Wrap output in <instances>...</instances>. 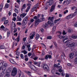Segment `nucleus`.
<instances>
[{
  "label": "nucleus",
  "mask_w": 77,
  "mask_h": 77,
  "mask_svg": "<svg viewBox=\"0 0 77 77\" xmlns=\"http://www.w3.org/2000/svg\"><path fill=\"white\" fill-rule=\"evenodd\" d=\"M41 17L40 14H38L37 15V16H35L33 17V19L35 20H36L35 21V26L36 27L38 24H39V23H41L42 21H41V20L39 19L40 18V17Z\"/></svg>",
  "instance_id": "nucleus-1"
},
{
  "label": "nucleus",
  "mask_w": 77,
  "mask_h": 77,
  "mask_svg": "<svg viewBox=\"0 0 77 77\" xmlns=\"http://www.w3.org/2000/svg\"><path fill=\"white\" fill-rule=\"evenodd\" d=\"M58 36L60 39H63V42H64V43H65V44H66V43L68 41H69V40L68 39V37L66 35L63 36L59 35ZM66 40H67V41H66L65 42V41H66Z\"/></svg>",
  "instance_id": "nucleus-2"
},
{
  "label": "nucleus",
  "mask_w": 77,
  "mask_h": 77,
  "mask_svg": "<svg viewBox=\"0 0 77 77\" xmlns=\"http://www.w3.org/2000/svg\"><path fill=\"white\" fill-rule=\"evenodd\" d=\"M75 45V43L72 41L69 42L66 44V46L69 47H72L74 46Z\"/></svg>",
  "instance_id": "nucleus-3"
},
{
  "label": "nucleus",
  "mask_w": 77,
  "mask_h": 77,
  "mask_svg": "<svg viewBox=\"0 0 77 77\" xmlns=\"http://www.w3.org/2000/svg\"><path fill=\"white\" fill-rule=\"evenodd\" d=\"M28 16H26L24 18L22 23V25L23 26H25V25H26V24H27V21H28Z\"/></svg>",
  "instance_id": "nucleus-4"
},
{
  "label": "nucleus",
  "mask_w": 77,
  "mask_h": 77,
  "mask_svg": "<svg viewBox=\"0 0 77 77\" xmlns=\"http://www.w3.org/2000/svg\"><path fill=\"white\" fill-rule=\"evenodd\" d=\"M43 69L46 71L48 72L50 71V69L48 66L46 64H44L43 66Z\"/></svg>",
  "instance_id": "nucleus-5"
},
{
  "label": "nucleus",
  "mask_w": 77,
  "mask_h": 77,
  "mask_svg": "<svg viewBox=\"0 0 77 77\" xmlns=\"http://www.w3.org/2000/svg\"><path fill=\"white\" fill-rule=\"evenodd\" d=\"M17 69L15 67H14L11 72V75L15 76L17 74Z\"/></svg>",
  "instance_id": "nucleus-6"
},
{
  "label": "nucleus",
  "mask_w": 77,
  "mask_h": 77,
  "mask_svg": "<svg viewBox=\"0 0 77 77\" xmlns=\"http://www.w3.org/2000/svg\"><path fill=\"white\" fill-rule=\"evenodd\" d=\"M54 19V17H49L48 19V20H50L53 23H50L51 27L53 26L54 25V23H53V19Z\"/></svg>",
  "instance_id": "nucleus-7"
},
{
  "label": "nucleus",
  "mask_w": 77,
  "mask_h": 77,
  "mask_svg": "<svg viewBox=\"0 0 77 77\" xmlns=\"http://www.w3.org/2000/svg\"><path fill=\"white\" fill-rule=\"evenodd\" d=\"M74 17V15L72 14L67 16L66 17V20H69V19H71V18H72V17Z\"/></svg>",
  "instance_id": "nucleus-8"
},
{
  "label": "nucleus",
  "mask_w": 77,
  "mask_h": 77,
  "mask_svg": "<svg viewBox=\"0 0 77 77\" xmlns=\"http://www.w3.org/2000/svg\"><path fill=\"white\" fill-rule=\"evenodd\" d=\"M38 5H35L32 8L31 12H34L35 11H36V9H37V8H38Z\"/></svg>",
  "instance_id": "nucleus-9"
},
{
  "label": "nucleus",
  "mask_w": 77,
  "mask_h": 77,
  "mask_svg": "<svg viewBox=\"0 0 77 77\" xmlns=\"http://www.w3.org/2000/svg\"><path fill=\"white\" fill-rule=\"evenodd\" d=\"M55 7H56V5H52L50 10V12H53V11H54V9H55Z\"/></svg>",
  "instance_id": "nucleus-10"
},
{
  "label": "nucleus",
  "mask_w": 77,
  "mask_h": 77,
  "mask_svg": "<svg viewBox=\"0 0 77 77\" xmlns=\"http://www.w3.org/2000/svg\"><path fill=\"white\" fill-rule=\"evenodd\" d=\"M6 67H5L4 66L3 67L2 69V70L3 71L2 74H3V76L4 75V74H5V73L6 72Z\"/></svg>",
  "instance_id": "nucleus-11"
},
{
  "label": "nucleus",
  "mask_w": 77,
  "mask_h": 77,
  "mask_svg": "<svg viewBox=\"0 0 77 77\" xmlns=\"http://www.w3.org/2000/svg\"><path fill=\"white\" fill-rule=\"evenodd\" d=\"M11 71L12 69H11V68L10 67H9L7 70L6 71V73H7V74H9V73L11 72Z\"/></svg>",
  "instance_id": "nucleus-12"
},
{
  "label": "nucleus",
  "mask_w": 77,
  "mask_h": 77,
  "mask_svg": "<svg viewBox=\"0 0 77 77\" xmlns=\"http://www.w3.org/2000/svg\"><path fill=\"white\" fill-rule=\"evenodd\" d=\"M35 34H36V32H34L32 35L30 36V39H33L34 38L33 37L35 36Z\"/></svg>",
  "instance_id": "nucleus-13"
},
{
  "label": "nucleus",
  "mask_w": 77,
  "mask_h": 77,
  "mask_svg": "<svg viewBox=\"0 0 77 77\" xmlns=\"http://www.w3.org/2000/svg\"><path fill=\"white\" fill-rule=\"evenodd\" d=\"M69 57L71 59H73V57H74V53H70L69 55Z\"/></svg>",
  "instance_id": "nucleus-14"
},
{
  "label": "nucleus",
  "mask_w": 77,
  "mask_h": 77,
  "mask_svg": "<svg viewBox=\"0 0 77 77\" xmlns=\"http://www.w3.org/2000/svg\"><path fill=\"white\" fill-rule=\"evenodd\" d=\"M72 38L74 39H75L77 38V35L75 34H73L72 35Z\"/></svg>",
  "instance_id": "nucleus-15"
},
{
  "label": "nucleus",
  "mask_w": 77,
  "mask_h": 77,
  "mask_svg": "<svg viewBox=\"0 0 77 77\" xmlns=\"http://www.w3.org/2000/svg\"><path fill=\"white\" fill-rule=\"evenodd\" d=\"M26 15H27V13H23L20 14V17L21 18H24V17H26Z\"/></svg>",
  "instance_id": "nucleus-16"
},
{
  "label": "nucleus",
  "mask_w": 77,
  "mask_h": 77,
  "mask_svg": "<svg viewBox=\"0 0 77 77\" xmlns=\"http://www.w3.org/2000/svg\"><path fill=\"white\" fill-rule=\"evenodd\" d=\"M44 29H47L48 27V23H46L45 25L43 26Z\"/></svg>",
  "instance_id": "nucleus-17"
},
{
  "label": "nucleus",
  "mask_w": 77,
  "mask_h": 77,
  "mask_svg": "<svg viewBox=\"0 0 77 77\" xmlns=\"http://www.w3.org/2000/svg\"><path fill=\"white\" fill-rule=\"evenodd\" d=\"M51 57H52L51 55H46L45 57V59H48V58H49V59H51Z\"/></svg>",
  "instance_id": "nucleus-18"
},
{
  "label": "nucleus",
  "mask_w": 77,
  "mask_h": 77,
  "mask_svg": "<svg viewBox=\"0 0 77 77\" xmlns=\"http://www.w3.org/2000/svg\"><path fill=\"white\" fill-rule=\"evenodd\" d=\"M26 8V4H23L21 9V11H23V10L24 9H25Z\"/></svg>",
  "instance_id": "nucleus-19"
},
{
  "label": "nucleus",
  "mask_w": 77,
  "mask_h": 77,
  "mask_svg": "<svg viewBox=\"0 0 77 77\" xmlns=\"http://www.w3.org/2000/svg\"><path fill=\"white\" fill-rule=\"evenodd\" d=\"M45 5L46 6H51L49 1H48L46 3Z\"/></svg>",
  "instance_id": "nucleus-20"
},
{
  "label": "nucleus",
  "mask_w": 77,
  "mask_h": 77,
  "mask_svg": "<svg viewBox=\"0 0 77 77\" xmlns=\"http://www.w3.org/2000/svg\"><path fill=\"white\" fill-rule=\"evenodd\" d=\"M36 37L35 38V39H36V40H38V39L39 38V37H40V36H39V35L38 34H36Z\"/></svg>",
  "instance_id": "nucleus-21"
},
{
  "label": "nucleus",
  "mask_w": 77,
  "mask_h": 77,
  "mask_svg": "<svg viewBox=\"0 0 77 77\" xmlns=\"http://www.w3.org/2000/svg\"><path fill=\"white\" fill-rule=\"evenodd\" d=\"M48 1L49 2V3L51 5H51L53 4V3H54V1H53V0H49Z\"/></svg>",
  "instance_id": "nucleus-22"
},
{
  "label": "nucleus",
  "mask_w": 77,
  "mask_h": 77,
  "mask_svg": "<svg viewBox=\"0 0 77 77\" xmlns=\"http://www.w3.org/2000/svg\"><path fill=\"white\" fill-rule=\"evenodd\" d=\"M58 68H60L59 70V72H61L62 71V66H58Z\"/></svg>",
  "instance_id": "nucleus-23"
},
{
  "label": "nucleus",
  "mask_w": 77,
  "mask_h": 77,
  "mask_svg": "<svg viewBox=\"0 0 77 77\" xmlns=\"http://www.w3.org/2000/svg\"><path fill=\"white\" fill-rule=\"evenodd\" d=\"M9 61H10V62H11V63H15V62L14 60L13 59H12L11 58H10L9 59Z\"/></svg>",
  "instance_id": "nucleus-24"
},
{
  "label": "nucleus",
  "mask_w": 77,
  "mask_h": 77,
  "mask_svg": "<svg viewBox=\"0 0 77 77\" xmlns=\"http://www.w3.org/2000/svg\"><path fill=\"white\" fill-rule=\"evenodd\" d=\"M17 20L18 21H21L22 20L21 18V17H19V16H17Z\"/></svg>",
  "instance_id": "nucleus-25"
},
{
  "label": "nucleus",
  "mask_w": 77,
  "mask_h": 77,
  "mask_svg": "<svg viewBox=\"0 0 77 77\" xmlns=\"http://www.w3.org/2000/svg\"><path fill=\"white\" fill-rule=\"evenodd\" d=\"M11 34V31L9 30L7 32V37H9Z\"/></svg>",
  "instance_id": "nucleus-26"
},
{
  "label": "nucleus",
  "mask_w": 77,
  "mask_h": 77,
  "mask_svg": "<svg viewBox=\"0 0 77 77\" xmlns=\"http://www.w3.org/2000/svg\"><path fill=\"white\" fill-rule=\"evenodd\" d=\"M20 39V36H18L17 38L15 39V40L16 41H17V42H19Z\"/></svg>",
  "instance_id": "nucleus-27"
},
{
  "label": "nucleus",
  "mask_w": 77,
  "mask_h": 77,
  "mask_svg": "<svg viewBox=\"0 0 77 77\" xmlns=\"http://www.w3.org/2000/svg\"><path fill=\"white\" fill-rule=\"evenodd\" d=\"M34 67H32L31 68V69L32 70H33V71H36V67L35 66H33Z\"/></svg>",
  "instance_id": "nucleus-28"
},
{
  "label": "nucleus",
  "mask_w": 77,
  "mask_h": 77,
  "mask_svg": "<svg viewBox=\"0 0 77 77\" xmlns=\"http://www.w3.org/2000/svg\"><path fill=\"white\" fill-rule=\"evenodd\" d=\"M3 4H2L0 5V11L2 10V9H3Z\"/></svg>",
  "instance_id": "nucleus-29"
},
{
  "label": "nucleus",
  "mask_w": 77,
  "mask_h": 77,
  "mask_svg": "<svg viewBox=\"0 0 77 77\" xmlns=\"http://www.w3.org/2000/svg\"><path fill=\"white\" fill-rule=\"evenodd\" d=\"M30 9V6H29L27 8L26 10V12H27L29 11V9Z\"/></svg>",
  "instance_id": "nucleus-30"
},
{
  "label": "nucleus",
  "mask_w": 77,
  "mask_h": 77,
  "mask_svg": "<svg viewBox=\"0 0 77 77\" xmlns=\"http://www.w3.org/2000/svg\"><path fill=\"white\" fill-rule=\"evenodd\" d=\"M73 32V30L72 29H69L68 32L69 33H71V32Z\"/></svg>",
  "instance_id": "nucleus-31"
},
{
  "label": "nucleus",
  "mask_w": 77,
  "mask_h": 77,
  "mask_svg": "<svg viewBox=\"0 0 77 77\" xmlns=\"http://www.w3.org/2000/svg\"><path fill=\"white\" fill-rule=\"evenodd\" d=\"M56 26H54L52 28L53 31H55L56 30Z\"/></svg>",
  "instance_id": "nucleus-32"
},
{
  "label": "nucleus",
  "mask_w": 77,
  "mask_h": 77,
  "mask_svg": "<svg viewBox=\"0 0 77 77\" xmlns=\"http://www.w3.org/2000/svg\"><path fill=\"white\" fill-rule=\"evenodd\" d=\"M22 53H23L24 54H26L27 53V52L26 51L24 50L22 52Z\"/></svg>",
  "instance_id": "nucleus-33"
},
{
  "label": "nucleus",
  "mask_w": 77,
  "mask_h": 77,
  "mask_svg": "<svg viewBox=\"0 0 77 77\" xmlns=\"http://www.w3.org/2000/svg\"><path fill=\"white\" fill-rule=\"evenodd\" d=\"M47 38L48 39H52V37L51 36H49L47 37Z\"/></svg>",
  "instance_id": "nucleus-34"
},
{
  "label": "nucleus",
  "mask_w": 77,
  "mask_h": 77,
  "mask_svg": "<svg viewBox=\"0 0 77 77\" xmlns=\"http://www.w3.org/2000/svg\"><path fill=\"white\" fill-rule=\"evenodd\" d=\"M0 48L1 49H4L5 48V46L3 45H2L0 46Z\"/></svg>",
  "instance_id": "nucleus-35"
},
{
  "label": "nucleus",
  "mask_w": 77,
  "mask_h": 77,
  "mask_svg": "<svg viewBox=\"0 0 77 77\" xmlns=\"http://www.w3.org/2000/svg\"><path fill=\"white\" fill-rule=\"evenodd\" d=\"M60 20V18H59L57 20H54V22L55 23H56L57 22H58Z\"/></svg>",
  "instance_id": "nucleus-36"
},
{
  "label": "nucleus",
  "mask_w": 77,
  "mask_h": 77,
  "mask_svg": "<svg viewBox=\"0 0 77 77\" xmlns=\"http://www.w3.org/2000/svg\"><path fill=\"white\" fill-rule=\"evenodd\" d=\"M75 63H77V57H76L75 59L74 60Z\"/></svg>",
  "instance_id": "nucleus-37"
},
{
  "label": "nucleus",
  "mask_w": 77,
  "mask_h": 77,
  "mask_svg": "<svg viewBox=\"0 0 77 77\" xmlns=\"http://www.w3.org/2000/svg\"><path fill=\"white\" fill-rule=\"evenodd\" d=\"M27 74L28 75H29V76H31V72L30 71H28Z\"/></svg>",
  "instance_id": "nucleus-38"
},
{
  "label": "nucleus",
  "mask_w": 77,
  "mask_h": 77,
  "mask_svg": "<svg viewBox=\"0 0 77 77\" xmlns=\"http://www.w3.org/2000/svg\"><path fill=\"white\" fill-rule=\"evenodd\" d=\"M9 4H8V3H7L5 4V7L6 8H9Z\"/></svg>",
  "instance_id": "nucleus-39"
},
{
  "label": "nucleus",
  "mask_w": 77,
  "mask_h": 77,
  "mask_svg": "<svg viewBox=\"0 0 77 77\" xmlns=\"http://www.w3.org/2000/svg\"><path fill=\"white\" fill-rule=\"evenodd\" d=\"M14 11L17 14H18V10L16 8H15Z\"/></svg>",
  "instance_id": "nucleus-40"
},
{
  "label": "nucleus",
  "mask_w": 77,
  "mask_h": 77,
  "mask_svg": "<svg viewBox=\"0 0 77 77\" xmlns=\"http://www.w3.org/2000/svg\"><path fill=\"white\" fill-rule=\"evenodd\" d=\"M8 20H6L5 21L4 24H8Z\"/></svg>",
  "instance_id": "nucleus-41"
},
{
  "label": "nucleus",
  "mask_w": 77,
  "mask_h": 77,
  "mask_svg": "<svg viewBox=\"0 0 77 77\" xmlns=\"http://www.w3.org/2000/svg\"><path fill=\"white\" fill-rule=\"evenodd\" d=\"M20 57L21 59H24V55L22 54H20Z\"/></svg>",
  "instance_id": "nucleus-42"
},
{
  "label": "nucleus",
  "mask_w": 77,
  "mask_h": 77,
  "mask_svg": "<svg viewBox=\"0 0 77 77\" xmlns=\"http://www.w3.org/2000/svg\"><path fill=\"white\" fill-rule=\"evenodd\" d=\"M70 2L69 1V0H67L66 1V3L67 5H69L70 3Z\"/></svg>",
  "instance_id": "nucleus-43"
},
{
  "label": "nucleus",
  "mask_w": 77,
  "mask_h": 77,
  "mask_svg": "<svg viewBox=\"0 0 77 77\" xmlns=\"http://www.w3.org/2000/svg\"><path fill=\"white\" fill-rule=\"evenodd\" d=\"M13 17H17V14L15 13H14L13 14Z\"/></svg>",
  "instance_id": "nucleus-44"
},
{
  "label": "nucleus",
  "mask_w": 77,
  "mask_h": 77,
  "mask_svg": "<svg viewBox=\"0 0 77 77\" xmlns=\"http://www.w3.org/2000/svg\"><path fill=\"white\" fill-rule=\"evenodd\" d=\"M59 66H58L56 64H55L54 65V68H59Z\"/></svg>",
  "instance_id": "nucleus-45"
},
{
  "label": "nucleus",
  "mask_w": 77,
  "mask_h": 77,
  "mask_svg": "<svg viewBox=\"0 0 77 77\" xmlns=\"http://www.w3.org/2000/svg\"><path fill=\"white\" fill-rule=\"evenodd\" d=\"M6 20V17H3L2 19V20H1V21H5V20Z\"/></svg>",
  "instance_id": "nucleus-46"
},
{
  "label": "nucleus",
  "mask_w": 77,
  "mask_h": 77,
  "mask_svg": "<svg viewBox=\"0 0 77 77\" xmlns=\"http://www.w3.org/2000/svg\"><path fill=\"white\" fill-rule=\"evenodd\" d=\"M8 66V64L6 63H5L4 64V66H3L4 67H5V68H6L7 66Z\"/></svg>",
  "instance_id": "nucleus-47"
},
{
  "label": "nucleus",
  "mask_w": 77,
  "mask_h": 77,
  "mask_svg": "<svg viewBox=\"0 0 77 77\" xmlns=\"http://www.w3.org/2000/svg\"><path fill=\"white\" fill-rule=\"evenodd\" d=\"M17 25L21 26V23L20 22H17Z\"/></svg>",
  "instance_id": "nucleus-48"
},
{
  "label": "nucleus",
  "mask_w": 77,
  "mask_h": 77,
  "mask_svg": "<svg viewBox=\"0 0 77 77\" xmlns=\"http://www.w3.org/2000/svg\"><path fill=\"white\" fill-rule=\"evenodd\" d=\"M16 54L17 56H20V52H17L16 53Z\"/></svg>",
  "instance_id": "nucleus-49"
},
{
  "label": "nucleus",
  "mask_w": 77,
  "mask_h": 77,
  "mask_svg": "<svg viewBox=\"0 0 77 77\" xmlns=\"http://www.w3.org/2000/svg\"><path fill=\"white\" fill-rule=\"evenodd\" d=\"M3 30L5 32H6V31H7V30H8L9 29H8L7 28H4L3 29Z\"/></svg>",
  "instance_id": "nucleus-50"
},
{
  "label": "nucleus",
  "mask_w": 77,
  "mask_h": 77,
  "mask_svg": "<svg viewBox=\"0 0 77 77\" xmlns=\"http://www.w3.org/2000/svg\"><path fill=\"white\" fill-rule=\"evenodd\" d=\"M76 9V7H73L72 8V10L73 11L74 9Z\"/></svg>",
  "instance_id": "nucleus-51"
},
{
  "label": "nucleus",
  "mask_w": 77,
  "mask_h": 77,
  "mask_svg": "<svg viewBox=\"0 0 77 77\" xmlns=\"http://www.w3.org/2000/svg\"><path fill=\"white\" fill-rule=\"evenodd\" d=\"M53 44H54V45L55 46H57V43H56V42H54Z\"/></svg>",
  "instance_id": "nucleus-52"
},
{
  "label": "nucleus",
  "mask_w": 77,
  "mask_h": 77,
  "mask_svg": "<svg viewBox=\"0 0 77 77\" xmlns=\"http://www.w3.org/2000/svg\"><path fill=\"white\" fill-rule=\"evenodd\" d=\"M63 35H66V33L65 32V30H63Z\"/></svg>",
  "instance_id": "nucleus-53"
},
{
  "label": "nucleus",
  "mask_w": 77,
  "mask_h": 77,
  "mask_svg": "<svg viewBox=\"0 0 77 77\" xmlns=\"http://www.w3.org/2000/svg\"><path fill=\"white\" fill-rule=\"evenodd\" d=\"M56 74L57 75H61V73H59V72H57L56 73Z\"/></svg>",
  "instance_id": "nucleus-54"
},
{
  "label": "nucleus",
  "mask_w": 77,
  "mask_h": 77,
  "mask_svg": "<svg viewBox=\"0 0 77 77\" xmlns=\"http://www.w3.org/2000/svg\"><path fill=\"white\" fill-rule=\"evenodd\" d=\"M33 66H34L33 65H30L29 66V67L31 68V69H32V68H33L34 67Z\"/></svg>",
  "instance_id": "nucleus-55"
},
{
  "label": "nucleus",
  "mask_w": 77,
  "mask_h": 77,
  "mask_svg": "<svg viewBox=\"0 0 77 77\" xmlns=\"http://www.w3.org/2000/svg\"><path fill=\"white\" fill-rule=\"evenodd\" d=\"M61 76H62V77L65 76V73H63V72L61 73Z\"/></svg>",
  "instance_id": "nucleus-56"
},
{
  "label": "nucleus",
  "mask_w": 77,
  "mask_h": 77,
  "mask_svg": "<svg viewBox=\"0 0 77 77\" xmlns=\"http://www.w3.org/2000/svg\"><path fill=\"white\" fill-rule=\"evenodd\" d=\"M18 35V33L16 32V33H14V36H16V37L17 36V35Z\"/></svg>",
  "instance_id": "nucleus-57"
},
{
  "label": "nucleus",
  "mask_w": 77,
  "mask_h": 77,
  "mask_svg": "<svg viewBox=\"0 0 77 77\" xmlns=\"http://www.w3.org/2000/svg\"><path fill=\"white\" fill-rule=\"evenodd\" d=\"M67 65L69 66H71V65H72L70 63H68Z\"/></svg>",
  "instance_id": "nucleus-58"
},
{
  "label": "nucleus",
  "mask_w": 77,
  "mask_h": 77,
  "mask_svg": "<svg viewBox=\"0 0 77 77\" xmlns=\"http://www.w3.org/2000/svg\"><path fill=\"white\" fill-rule=\"evenodd\" d=\"M10 75L9 74H7L5 76V77H9Z\"/></svg>",
  "instance_id": "nucleus-59"
},
{
  "label": "nucleus",
  "mask_w": 77,
  "mask_h": 77,
  "mask_svg": "<svg viewBox=\"0 0 77 77\" xmlns=\"http://www.w3.org/2000/svg\"><path fill=\"white\" fill-rule=\"evenodd\" d=\"M26 41V38H24L23 39V41H24V42H25Z\"/></svg>",
  "instance_id": "nucleus-60"
},
{
  "label": "nucleus",
  "mask_w": 77,
  "mask_h": 77,
  "mask_svg": "<svg viewBox=\"0 0 77 77\" xmlns=\"http://www.w3.org/2000/svg\"><path fill=\"white\" fill-rule=\"evenodd\" d=\"M1 29H5V26H3V25H2L1 26Z\"/></svg>",
  "instance_id": "nucleus-61"
},
{
  "label": "nucleus",
  "mask_w": 77,
  "mask_h": 77,
  "mask_svg": "<svg viewBox=\"0 0 77 77\" xmlns=\"http://www.w3.org/2000/svg\"><path fill=\"white\" fill-rule=\"evenodd\" d=\"M65 77H69V75L68 74H66Z\"/></svg>",
  "instance_id": "nucleus-62"
},
{
  "label": "nucleus",
  "mask_w": 77,
  "mask_h": 77,
  "mask_svg": "<svg viewBox=\"0 0 77 77\" xmlns=\"http://www.w3.org/2000/svg\"><path fill=\"white\" fill-rule=\"evenodd\" d=\"M17 31V29L15 28L14 29V33H15Z\"/></svg>",
  "instance_id": "nucleus-63"
},
{
  "label": "nucleus",
  "mask_w": 77,
  "mask_h": 77,
  "mask_svg": "<svg viewBox=\"0 0 77 77\" xmlns=\"http://www.w3.org/2000/svg\"><path fill=\"white\" fill-rule=\"evenodd\" d=\"M74 26H75V27H77V23H76L75 24Z\"/></svg>",
  "instance_id": "nucleus-64"
}]
</instances>
